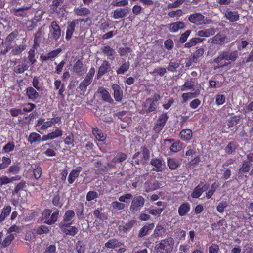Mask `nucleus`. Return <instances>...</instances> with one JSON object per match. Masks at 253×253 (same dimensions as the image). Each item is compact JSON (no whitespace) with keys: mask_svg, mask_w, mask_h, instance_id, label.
<instances>
[{"mask_svg":"<svg viewBox=\"0 0 253 253\" xmlns=\"http://www.w3.org/2000/svg\"><path fill=\"white\" fill-rule=\"evenodd\" d=\"M239 57V52L237 50L232 51H223L219 53V55L213 60V63L217 64V65L214 67V70H217L220 68H223L228 65L225 61H235Z\"/></svg>","mask_w":253,"mask_h":253,"instance_id":"nucleus-1","label":"nucleus"},{"mask_svg":"<svg viewBox=\"0 0 253 253\" xmlns=\"http://www.w3.org/2000/svg\"><path fill=\"white\" fill-rule=\"evenodd\" d=\"M160 98V95L159 94L155 93L152 98H147L142 103V109L140 113L148 114L155 111L157 107V102Z\"/></svg>","mask_w":253,"mask_h":253,"instance_id":"nucleus-2","label":"nucleus"},{"mask_svg":"<svg viewBox=\"0 0 253 253\" xmlns=\"http://www.w3.org/2000/svg\"><path fill=\"white\" fill-rule=\"evenodd\" d=\"M173 245V239L171 237L161 240L155 247L156 253H171Z\"/></svg>","mask_w":253,"mask_h":253,"instance_id":"nucleus-3","label":"nucleus"},{"mask_svg":"<svg viewBox=\"0 0 253 253\" xmlns=\"http://www.w3.org/2000/svg\"><path fill=\"white\" fill-rule=\"evenodd\" d=\"M52 211L51 209H45L42 214V220L44 223L48 225H52L57 220L59 211L56 210L52 213Z\"/></svg>","mask_w":253,"mask_h":253,"instance_id":"nucleus-4","label":"nucleus"},{"mask_svg":"<svg viewBox=\"0 0 253 253\" xmlns=\"http://www.w3.org/2000/svg\"><path fill=\"white\" fill-rule=\"evenodd\" d=\"M188 20L191 23L197 26L210 24L212 23L211 19L205 18L201 13H194L188 16Z\"/></svg>","mask_w":253,"mask_h":253,"instance_id":"nucleus-5","label":"nucleus"},{"mask_svg":"<svg viewBox=\"0 0 253 253\" xmlns=\"http://www.w3.org/2000/svg\"><path fill=\"white\" fill-rule=\"evenodd\" d=\"M145 199L142 196H135L132 200L130 206V211L132 213H135L140 211L144 206Z\"/></svg>","mask_w":253,"mask_h":253,"instance_id":"nucleus-6","label":"nucleus"},{"mask_svg":"<svg viewBox=\"0 0 253 253\" xmlns=\"http://www.w3.org/2000/svg\"><path fill=\"white\" fill-rule=\"evenodd\" d=\"M87 21L88 18H86L85 20L84 19H75L71 22H68L66 32V40L67 41H69L72 38L73 33L75 31L76 25H78L80 22L83 21L86 22H87Z\"/></svg>","mask_w":253,"mask_h":253,"instance_id":"nucleus-7","label":"nucleus"},{"mask_svg":"<svg viewBox=\"0 0 253 253\" xmlns=\"http://www.w3.org/2000/svg\"><path fill=\"white\" fill-rule=\"evenodd\" d=\"M221 12L224 15V17L230 22H235L240 19V15L237 11H233L230 8H223L220 9Z\"/></svg>","mask_w":253,"mask_h":253,"instance_id":"nucleus-8","label":"nucleus"},{"mask_svg":"<svg viewBox=\"0 0 253 253\" xmlns=\"http://www.w3.org/2000/svg\"><path fill=\"white\" fill-rule=\"evenodd\" d=\"M168 118L167 113H163L159 116L153 128L156 133H159L161 131L164 127Z\"/></svg>","mask_w":253,"mask_h":253,"instance_id":"nucleus-9","label":"nucleus"},{"mask_svg":"<svg viewBox=\"0 0 253 253\" xmlns=\"http://www.w3.org/2000/svg\"><path fill=\"white\" fill-rule=\"evenodd\" d=\"M49 31L51 38L55 41H57L60 38L61 29L56 21H53L51 23Z\"/></svg>","mask_w":253,"mask_h":253,"instance_id":"nucleus-10","label":"nucleus"},{"mask_svg":"<svg viewBox=\"0 0 253 253\" xmlns=\"http://www.w3.org/2000/svg\"><path fill=\"white\" fill-rule=\"evenodd\" d=\"M111 70V64L107 60H103L101 65L98 68L96 79H100L103 75L107 74Z\"/></svg>","mask_w":253,"mask_h":253,"instance_id":"nucleus-11","label":"nucleus"},{"mask_svg":"<svg viewBox=\"0 0 253 253\" xmlns=\"http://www.w3.org/2000/svg\"><path fill=\"white\" fill-rule=\"evenodd\" d=\"M72 224H59V227L63 233L66 235L74 236L78 233V230L76 227L71 226Z\"/></svg>","mask_w":253,"mask_h":253,"instance_id":"nucleus-12","label":"nucleus"},{"mask_svg":"<svg viewBox=\"0 0 253 253\" xmlns=\"http://www.w3.org/2000/svg\"><path fill=\"white\" fill-rule=\"evenodd\" d=\"M111 88L113 90V95L115 100L121 102L123 98V91L121 86L118 84H113L111 85Z\"/></svg>","mask_w":253,"mask_h":253,"instance_id":"nucleus-13","label":"nucleus"},{"mask_svg":"<svg viewBox=\"0 0 253 253\" xmlns=\"http://www.w3.org/2000/svg\"><path fill=\"white\" fill-rule=\"evenodd\" d=\"M61 51V49L59 48L52 50L46 54H42L40 55V60L42 62H45L48 60H52L58 56Z\"/></svg>","mask_w":253,"mask_h":253,"instance_id":"nucleus-14","label":"nucleus"},{"mask_svg":"<svg viewBox=\"0 0 253 253\" xmlns=\"http://www.w3.org/2000/svg\"><path fill=\"white\" fill-rule=\"evenodd\" d=\"M169 31L172 33L177 32L179 30L185 28L186 25L184 22L177 21L166 25Z\"/></svg>","mask_w":253,"mask_h":253,"instance_id":"nucleus-15","label":"nucleus"},{"mask_svg":"<svg viewBox=\"0 0 253 253\" xmlns=\"http://www.w3.org/2000/svg\"><path fill=\"white\" fill-rule=\"evenodd\" d=\"M62 135L63 131L61 129L56 128L53 131L47 134L44 135L42 138V141H45L48 140H53L61 137Z\"/></svg>","mask_w":253,"mask_h":253,"instance_id":"nucleus-16","label":"nucleus"},{"mask_svg":"<svg viewBox=\"0 0 253 253\" xmlns=\"http://www.w3.org/2000/svg\"><path fill=\"white\" fill-rule=\"evenodd\" d=\"M52 126V122L51 120L45 121V119L43 118H39L36 124V126L41 130H46L48 128Z\"/></svg>","mask_w":253,"mask_h":253,"instance_id":"nucleus-17","label":"nucleus"},{"mask_svg":"<svg viewBox=\"0 0 253 253\" xmlns=\"http://www.w3.org/2000/svg\"><path fill=\"white\" fill-rule=\"evenodd\" d=\"M251 165L249 161H243L238 170L239 176L247 177V173L249 172Z\"/></svg>","mask_w":253,"mask_h":253,"instance_id":"nucleus-18","label":"nucleus"},{"mask_svg":"<svg viewBox=\"0 0 253 253\" xmlns=\"http://www.w3.org/2000/svg\"><path fill=\"white\" fill-rule=\"evenodd\" d=\"M82 170V168L81 166H78L71 171L68 177L69 184H72L75 182L76 179L79 177Z\"/></svg>","mask_w":253,"mask_h":253,"instance_id":"nucleus-19","label":"nucleus"},{"mask_svg":"<svg viewBox=\"0 0 253 253\" xmlns=\"http://www.w3.org/2000/svg\"><path fill=\"white\" fill-rule=\"evenodd\" d=\"M101 51L104 55L107 56L108 59L111 61L115 59L116 53L115 50L109 45H105L102 47Z\"/></svg>","mask_w":253,"mask_h":253,"instance_id":"nucleus-20","label":"nucleus"},{"mask_svg":"<svg viewBox=\"0 0 253 253\" xmlns=\"http://www.w3.org/2000/svg\"><path fill=\"white\" fill-rule=\"evenodd\" d=\"M98 93L101 95V98L104 102L112 103L114 102L109 92L104 87H99Z\"/></svg>","mask_w":253,"mask_h":253,"instance_id":"nucleus-21","label":"nucleus"},{"mask_svg":"<svg viewBox=\"0 0 253 253\" xmlns=\"http://www.w3.org/2000/svg\"><path fill=\"white\" fill-rule=\"evenodd\" d=\"M75 215V212L73 210H67L64 215L63 220L59 224H73L72 219Z\"/></svg>","mask_w":253,"mask_h":253,"instance_id":"nucleus-22","label":"nucleus"},{"mask_svg":"<svg viewBox=\"0 0 253 253\" xmlns=\"http://www.w3.org/2000/svg\"><path fill=\"white\" fill-rule=\"evenodd\" d=\"M150 164L154 167L152 169L153 171L161 172L162 171V161L161 158H153L151 159Z\"/></svg>","mask_w":253,"mask_h":253,"instance_id":"nucleus-23","label":"nucleus"},{"mask_svg":"<svg viewBox=\"0 0 253 253\" xmlns=\"http://www.w3.org/2000/svg\"><path fill=\"white\" fill-rule=\"evenodd\" d=\"M26 95L29 100L35 101L39 97V94L35 88L28 87L26 89Z\"/></svg>","mask_w":253,"mask_h":253,"instance_id":"nucleus-24","label":"nucleus"},{"mask_svg":"<svg viewBox=\"0 0 253 253\" xmlns=\"http://www.w3.org/2000/svg\"><path fill=\"white\" fill-rule=\"evenodd\" d=\"M179 138L185 142H189L193 137V132L190 129H182L179 133Z\"/></svg>","mask_w":253,"mask_h":253,"instance_id":"nucleus-25","label":"nucleus"},{"mask_svg":"<svg viewBox=\"0 0 253 253\" xmlns=\"http://www.w3.org/2000/svg\"><path fill=\"white\" fill-rule=\"evenodd\" d=\"M91 82L85 79H84L82 81L77 88V91L81 95H84L85 92L86 91L87 86H88Z\"/></svg>","mask_w":253,"mask_h":253,"instance_id":"nucleus-26","label":"nucleus"},{"mask_svg":"<svg viewBox=\"0 0 253 253\" xmlns=\"http://www.w3.org/2000/svg\"><path fill=\"white\" fill-rule=\"evenodd\" d=\"M215 33V29L214 27L199 30L196 35L201 37H209L214 35Z\"/></svg>","mask_w":253,"mask_h":253,"instance_id":"nucleus-27","label":"nucleus"},{"mask_svg":"<svg viewBox=\"0 0 253 253\" xmlns=\"http://www.w3.org/2000/svg\"><path fill=\"white\" fill-rule=\"evenodd\" d=\"M190 211V205L188 202L182 203L178 208V212L180 216H185Z\"/></svg>","mask_w":253,"mask_h":253,"instance_id":"nucleus-28","label":"nucleus"},{"mask_svg":"<svg viewBox=\"0 0 253 253\" xmlns=\"http://www.w3.org/2000/svg\"><path fill=\"white\" fill-rule=\"evenodd\" d=\"M92 132L93 135L98 141L103 142L106 139L107 135L98 128H93Z\"/></svg>","mask_w":253,"mask_h":253,"instance_id":"nucleus-29","label":"nucleus"},{"mask_svg":"<svg viewBox=\"0 0 253 253\" xmlns=\"http://www.w3.org/2000/svg\"><path fill=\"white\" fill-rule=\"evenodd\" d=\"M128 13V8H118L114 11L113 17L114 19L122 18L126 17Z\"/></svg>","mask_w":253,"mask_h":253,"instance_id":"nucleus-30","label":"nucleus"},{"mask_svg":"<svg viewBox=\"0 0 253 253\" xmlns=\"http://www.w3.org/2000/svg\"><path fill=\"white\" fill-rule=\"evenodd\" d=\"M226 39L227 38L224 35L218 33L211 39V43L221 45L225 42Z\"/></svg>","mask_w":253,"mask_h":253,"instance_id":"nucleus-31","label":"nucleus"},{"mask_svg":"<svg viewBox=\"0 0 253 253\" xmlns=\"http://www.w3.org/2000/svg\"><path fill=\"white\" fill-rule=\"evenodd\" d=\"M26 47L25 44H16L12 47L10 54L12 56L19 55L26 49Z\"/></svg>","mask_w":253,"mask_h":253,"instance_id":"nucleus-32","label":"nucleus"},{"mask_svg":"<svg viewBox=\"0 0 253 253\" xmlns=\"http://www.w3.org/2000/svg\"><path fill=\"white\" fill-rule=\"evenodd\" d=\"M73 12L78 16H86L90 13V10L86 7H75Z\"/></svg>","mask_w":253,"mask_h":253,"instance_id":"nucleus-33","label":"nucleus"},{"mask_svg":"<svg viewBox=\"0 0 253 253\" xmlns=\"http://www.w3.org/2000/svg\"><path fill=\"white\" fill-rule=\"evenodd\" d=\"M11 207L10 205L4 206L2 210L1 213L0 215V222H3L6 217H7L11 211Z\"/></svg>","mask_w":253,"mask_h":253,"instance_id":"nucleus-34","label":"nucleus"},{"mask_svg":"<svg viewBox=\"0 0 253 253\" xmlns=\"http://www.w3.org/2000/svg\"><path fill=\"white\" fill-rule=\"evenodd\" d=\"M29 66L28 63L25 61L22 62V64L15 66L13 67V72L16 74H21L27 70Z\"/></svg>","mask_w":253,"mask_h":253,"instance_id":"nucleus-35","label":"nucleus"},{"mask_svg":"<svg viewBox=\"0 0 253 253\" xmlns=\"http://www.w3.org/2000/svg\"><path fill=\"white\" fill-rule=\"evenodd\" d=\"M73 71L76 74L81 75L84 73V70L82 61L78 59L73 65Z\"/></svg>","mask_w":253,"mask_h":253,"instance_id":"nucleus-36","label":"nucleus"},{"mask_svg":"<svg viewBox=\"0 0 253 253\" xmlns=\"http://www.w3.org/2000/svg\"><path fill=\"white\" fill-rule=\"evenodd\" d=\"M122 245V243L118 239L114 238L109 240L105 244V246L109 249H114L119 247Z\"/></svg>","mask_w":253,"mask_h":253,"instance_id":"nucleus-37","label":"nucleus"},{"mask_svg":"<svg viewBox=\"0 0 253 253\" xmlns=\"http://www.w3.org/2000/svg\"><path fill=\"white\" fill-rule=\"evenodd\" d=\"M238 147V145L235 141L229 142L225 148V152L228 154H232L237 149Z\"/></svg>","mask_w":253,"mask_h":253,"instance_id":"nucleus-38","label":"nucleus"},{"mask_svg":"<svg viewBox=\"0 0 253 253\" xmlns=\"http://www.w3.org/2000/svg\"><path fill=\"white\" fill-rule=\"evenodd\" d=\"M203 41L204 39L200 38H192L190 39L187 42L185 43L184 47L188 48H191L195 46L198 43L202 42Z\"/></svg>","mask_w":253,"mask_h":253,"instance_id":"nucleus-39","label":"nucleus"},{"mask_svg":"<svg viewBox=\"0 0 253 253\" xmlns=\"http://www.w3.org/2000/svg\"><path fill=\"white\" fill-rule=\"evenodd\" d=\"M203 184V182L201 181L200 184L194 189L192 193L191 194L192 198H198L201 196L203 193V190L202 188H201V185Z\"/></svg>","mask_w":253,"mask_h":253,"instance_id":"nucleus-40","label":"nucleus"},{"mask_svg":"<svg viewBox=\"0 0 253 253\" xmlns=\"http://www.w3.org/2000/svg\"><path fill=\"white\" fill-rule=\"evenodd\" d=\"M26 187V183L24 180H21L19 183L17 184L14 187V190L12 192L13 195H18L20 191L23 190Z\"/></svg>","mask_w":253,"mask_h":253,"instance_id":"nucleus-41","label":"nucleus"},{"mask_svg":"<svg viewBox=\"0 0 253 253\" xmlns=\"http://www.w3.org/2000/svg\"><path fill=\"white\" fill-rule=\"evenodd\" d=\"M219 186V184L218 182H214L212 183L210 189L206 194V198L207 199L211 198Z\"/></svg>","mask_w":253,"mask_h":253,"instance_id":"nucleus-42","label":"nucleus"},{"mask_svg":"<svg viewBox=\"0 0 253 253\" xmlns=\"http://www.w3.org/2000/svg\"><path fill=\"white\" fill-rule=\"evenodd\" d=\"M165 232V229L163 226L159 223L157 224L154 231L152 236L158 237L162 236Z\"/></svg>","mask_w":253,"mask_h":253,"instance_id":"nucleus-43","label":"nucleus"},{"mask_svg":"<svg viewBox=\"0 0 253 253\" xmlns=\"http://www.w3.org/2000/svg\"><path fill=\"white\" fill-rule=\"evenodd\" d=\"M20 170L19 163H14L7 169V172L9 174H17Z\"/></svg>","mask_w":253,"mask_h":253,"instance_id":"nucleus-44","label":"nucleus"},{"mask_svg":"<svg viewBox=\"0 0 253 253\" xmlns=\"http://www.w3.org/2000/svg\"><path fill=\"white\" fill-rule=\"evenodd\" d=\"M129 67L130 62L126 61L116 70V73L118 75L124 74L129 69Z\"/></svg>","mask_w":253,"mask_h":253,"instance_id":"nucleus-45","label":"nucleus"},{"mask_svg":"<svg viewBox=\"0 0 253 253\" xmlns=\"http://www.w3.org/2000/svg\"><path fill=\"white\" fill-rule=\"evenodd\" d=\"M15 237L13 234H10L7 236L1 244V248H5L9 246L12 241L14 240Z\"/></svg>","mask_w":253,"mask_h":253,"instance_id":"nucleus-46","label":"nucleus"},{"mask_svg":"<svg viewBox=\"0 0 253 253\" xmlns=\"http://www.w3.org/2000/svg\"><path fill=\"white\" fill-rule=\"evenodd\" d=\"M84 207V204L82 203L79 202L77 203L75 211L76 215L79 219L83 218Z\"/></svg>","mask_w":253,"mask_h":253,"instance_id":"nucleus-47","label":"nucleus"},{"mask_svg":"<svg viewBox=\"0 0 253 253\" xmlns=\"http://www.w3.org/2000/svg\"><path fill=\"white\" fill-rule=\"evenodd\" d=\"M42 140L41 135L36 132H32L29 135L28 141L32 144L34 142H39Z\"/></svg>","mask_w":253,"mask_h":253,"instance_id":"nucleus-48","label":"nucleus"},{"mask_svg":"<svg viewBox=\"0 0 253 253\" xmlns=\"http://www.w3.org/2000/svg\"><path fill=\"white\" fill-rule=\"evenodd\" d=\"M127 112L126 111H120L118 112L116 115L122 121L126 122L128 124L131 121L130 118L126 116Z\"/></svg>","mask_w":253,"mask_h":253,"instance_id":"nucleus-49","label":"nucleus"},{"mask_svg":"<svg viewBox=\"0 0 253 253\" xmlns=\"http://www.w3.org/2000/svg\"><path fill=\"white\" fill-rule=\"evenodd\" d=\"M127 158L126 154L123 152H119L113 158V161L116 163H121Z\"/></svg>","mask_w":253,"mask_h":253,"instance_id":"nucleus-50","label":"nucleus"},{"mask_svg":"<svg viewBox=\"0 0 253 253\" xmlns=\"http://www.w3.org/2000/svg\"><path fill=\"white\" fill-rule=\"evenodd\" d=\"M183 146V143L180 141L177 140L173 142L170 147V150L171 152L176 153L180 151Z\"/></svg>","mask_w":253,"mask_h":253,"instance_id":"nucleus-51","label":"nucleus"},{"mask_svg":"<svg viewBox=\"0 0 253 253\" xmlns=\"http://www.w3.org/2000/svg\"><path fill=\"white\" fill-rule=\"evenodd\" d=\"M74 142V135L72 133L67 136L64 140V144L69 146L70 149L75 147Z\"/></svg>","mask_w":253,"mask_h":253,"instance_id":"nucleus-52","label":"nucleus"},{"mask_svg":"<svg viewBox=\"0 0 253 253\" xmlns=\"http://www.w3.org/2000/svg\"><path fill=\"white\" fill-rule=\"evenodd\" d=\"M141 150L142 154V157L141 159L142 161L146 164V162L149 160L150 158V152L146 146H142Z\"/></svg>","mask_w":253,"mask_h":253,"instance_id":"nucleus-53","label":"nucleus"},{"mask_svg":"<svg viewBox=\"0 0 253 253\" xmlns=\"http://www.w3.org/2000/svg\"><path fill=\"white\" fill-rule=\"evenodd\" d=\"M167 163L168 167L171 170L175 169L179 166V162L173 158L168 159Z\"/></svg>","mask_w":253,"mask_h":253,"instance_id":"nucleus-54","label":"nucleus"},{"mask_svg":"<svg viewBox=\"0 0 253 253\" xmlns=\"http://www.w3.org/2000/svg\"><path fill=\"white\" fill-rule=\"evenodd\" d=\"M236 124L237 122L234 118H231L226 122V125L228 126V128L231 131H236L237 130L236 127H235Z\"/></svg>","mask_w":253,"mask_h":253,"instance_id":"nucleus-55","label":"nucleus"},{"mask_svg":"<svg viewBox=\"0 0 253 253\" xmlns=\"http://www.w3.org/2000/svg\"><path fill=\"white\" fill-rule=\"evenodd\" d=\"M30 8L29 7L23 6L21 7H19L18 8H13L12 9L11 12L13 13L15 16L17 17H23V14L19 13V12L26 11Z\"/></svg>","mask_w":253,"mask_h":253,"instance_id":"nucleus-56","label":"nucleus"},{"mask_svg":"<svg viewBox=\"0 0 253 253\" xmlns=\"http://www.w3.org/2000/svg\"><path fill=\"white\" fill-rule=\"evenodd\" d=\"M15 147V144L13 142H9L3 146L2 152L5 153H10L14 150Z\"/></svg>","mask_w":253,"mask_h":253,"instance_id":"nucleus-57","label":"nucleus"},{"mask_svg":"<svg viewBox=\"0 0 253 253\" xmlns=\"http://www.w3.org/2000/svg\"><path fill=\"white\" fill-rule=\"evenodd\" d=\"M52 204L54 206L59 208H61L62 207L63 203L58 193L53 197L52 199Z\"/></svg>","mask_w":253,"mask_h":253,"instance_id":"nucleus-58","label":"nucleus"},{"mask_svg":"<svg viewBox=\"0 0 253 253\" xmlns=\"http://www.w3.org/2000/svg\"><path fill=\"white\" fill-rule=\"evenodd\" d=\"M35 53L34 49H30L28 52V60L30 65L34 64L36 62V59L35 58Z\"/></svg>","mask_w":253,"mask_h":253,"instance_id":"nucleus-59","label":"nucleus"},{"mask_svg":"<svg viewBox=\"0 0 253 253\" xmlns=\"http://www.w3.org/2000/svg\"><path fill=\"white\" fill-rule=\"evenodd\" d=\"M225 96L223 94H217L215 96V103L218 106L223 104L225 102Z\"/></svg>","mask_w":253,"mask_h":253,"instance_id":"nucleus-60","label":"nucleus"},{"mask_svg":"<svg viewBox=\"0 0 253 253\" xmlns=\"http://www.w3.org/2000/svg\"><path fill=\"white\" fill-rule=\"evenodd\" d=\"M191 33V31L190 30H187L184 33H182L179 38V42L181 43H185L187 40V39Z\"/></svg>","mask_w":253,"mask_h":253,"instance_id":"nucleus-61","label":"nucleus"},{"mask_svg":"<svg viewBox=\"0 0 253 253\" xmlns=\"http://www.w3.org/2000/svg\"><path fill=\"white\" fill-rule=\"evenodd\" d=\"M111 206L113 208V210L120 211L123 210L125 208V205L122 203L118 201H114L112 203Z\"/></svg>","mask_w":253,"mask_h":253,"instance_id":"nucleus-62","label":"nucleus"},{"mask_svg":"<svg viewBox=\"0 0 253 253\" xmlns=\"http://www.w3.org/2000/svg\"><path fill=\"white\" fill-rule=\"evenodd\" d=\"M194 84H192L191 80L187 81L185 84L182 85L181 87V91H186L188 90H194Z\"/></svg>","mask_w":253,"mask_h":253,"instance_id":"nucleus-63","label":"nucleus"},{"mask_svg":"<svg viewBox=\"0 0 253 253\" xmlns=\"http://www.w3.org/2000/svg\"><path fill=\"white\" fill-rule=\"evenodd\" d=\"M98 197V194L97 192L94 191H89L86 194V200L87 201H91L96 199Z\"/></svg>","mask_w":253,"mask_h":253,"instance_id":"nucleus-64","label":"nucleus"}]
</instances>
